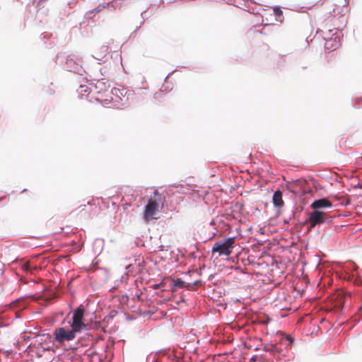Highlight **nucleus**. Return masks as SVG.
<instances>
[{
    "label": "nucleus",
    "instance_id": "f3484780",
    "mask_svg": "<svg viewBox=\"0 0 362 362\" xmlns=\"http://www.w3.org/2000/svg\"><path fill=\"white\" fill-rule=\"evenodd\" d=\"M202 268H204V264H203L202 266H199V269H197V270H196V274H199V275H200V274H201V272H202ZM194 273H195V272H193V274H194Z\"/></svg>",
    "mask_w": 362,
    "mask_h": 362
},
{
    "label": "nucleus",
    "instance_id": "dca6fc26",
    "mask_svg": "<svg viewBox=\"0 0 362 362\" xmlns=\"http://www.w3.org/2000/svg\"><path fill=\"white\" fill-rule=\"evenodd\" d=\"M22 269L25 272H28L30 270V265L28 263H24L22 265Z\"/></svg>",
    "mask_w": 362,
    "mask_h": 362
},
{
    "label": "nucleus",
    "instance_id": "4468645a",
    "mask_svg": "<svg viewBox=\"0 0 362 362\" xmlns=\"http://www.w3.org/2000/svg\"><path fill=\"white\" fill-rule=\"evenodd\" d=\"M19 303V299L18 300H16L15 301H13V302H11L8 306L10 308H15L18 304Z\"/></svg>",
    "mask_w": 362,
    "mask_h": 362
},
{
    "label": "nucleus",
    "instance_id": "f03ea898",
    "mask_svg": "<svg viewBox=\"0 0 362 362\" xmlns=\"http://www.w3.org/2000/svg\"><path fill=\"white\" fill-rule=\"evenodd\" d=\"M86 315V310L82 305L78 306L73 310L72 317L69 321L70 327L73 328L74 331L78 333L83 330L88 329V324L85 322V316Z\"/></svg>",
    "mask_w": 362,
    "mask_h": 362
},
{
    "label": "nucleus",
    "instance_id": "1a4fd4ad",
    "mask_svg": "<svg viewBox=\"0 0 362 362\" xmlns=\"http://www.w3.org/2000/svg\"><path fill=\"white\" fill-rule=\"evenodd\" d=\"M272 200L275 206L282 207L284 206L282 192L280 190H277L274 193Z\"/></svg>",
    "mask_w": 362,
    "mask_h": 362
},
{
    "label": "nucleus",
    "instance_id": "6ab92c4d",
    "mask_svg": "<svg viewBox=\"0 0 362 362\" xmlns=\"http://www.w3.org/2000/svg\"><path fill=\"white\" fill-rule=\"evenodd\" d=\"M21 312H19V311H16V312H15V319L21 318Z\"/></svg>",
    "mask_w": 362,
    "mask_h": 362
},
{
    "label": "nucleus",
    "instance_id": "f257e3e1",
    "mask_svg": "<svg viewBox=\"0 0 362 362\" xmlns=\"http://www.w3.org/2000/svg\"><path fill=\"white\" fill-rule=\"evenodd\" d=\"M163 199L164 197L157 190L154 191L153 196L148 199L144 207L143 218L145 221H151L159 211V208L163 205Z\"/></svg>",
    "mask_w": 362,
    "mask_h": 362
},
{
    "label": "nucleus",
    "instance_id": "4be33fe9",
    "mask_svg": "<svg viewBox=\"0 0 362 362\" xmlns=\"http://www.w3.org/2000/svg\"><path fill=\"white\" fill-rule=\"evenodd\" d=\"M137 298V299H139V298H140V295H139V294H138V293H136V294L134 295V296L133 297V298Z\"/></svg>",
    "mask_w": 362,
    "mask_h": 362
},
{
    "label": "nucleus",
    "instance_id": "aec40b11",
    "mask_svg": "<svg viewBox=\"0 0 362 362\" xmlns=\"http://www.w3.org/2000/svg\"><path fill=\"white\" fill-rule=\"evenodd\" d=\"M122 298V300H123L124 302L125 301V300H126L127 301H128V300H129V296H128L127 294L123 295Z\"/></svg>",
    "mask_w": 362,
    "mask_h": 362
},
{
    "label": "nucleus",
    "instance_id": "a211bd4d",
    "mask_svg": "<svg viewBox=\"0 0 362 362\" xmlns=\"http://www.w3.org/2000/svg\"><path fill=\"white\" fill-rule=\"evenodd\" d=\"M285 339L289 341L290 344H291L293 341V339L291 336H286Z\"/></svg>",
    "mask_w": 362,
    "mask_h": 362
},
{
    "label": "nucleus",
    "instance_id": "a878e982",
    "mask_svg": "<svg viewBox=\"0 0 362 362\" xmlns=\"http://www.w3.org/2000/svg\"><path fill=\"white\" fill-rule=\"evenodd\" d=\"M163 245H160V250H163V249H162V248H163Z\"/></svg>",
    "mask_w": 362,
    "mask_h": 362
},
{
    "label": "nucleus",
    "instance_id": "39448f33",
    "mask_svg": "<svg viewBox=\"0 0 362 362\" xmlns=\"http://www.w3.org/2000/svg\"><path fill=\"white\" fill-rule=\"evenodd\" d=\"M328 219L329 216L324 211L314 210L310 213L307 223L310 224V229H311L317 225L325 223Z\"/></svg>",
    "mask_w": 362,
    "mask_h": 362
},
{
    "label": "nucleus",
    "instance_id": "393cba45",
    "mask_svg": "<svg viewBox=\"0 0 362 362\" xmlns=\"http://www.w3.org/2000/svg\"><path fill=\"white\" fill-rule=\"evenodd\" d=\"M98 84H99V85H104V83H103V82H98Z\"/></svg>",
    "mask_w": 362,
    "mask_h": 362
},
{
    "label": "nucleus",
    "instance_id": "f8f14e48",
    "mask_svg": "<svg viewBox=\"0 0 362 362\" xmlns=\"http://www.w3.org/2000/svg\"><path fill=\"white\" fill-rule=\"evenodd\" d=\"M165 284L166 283L164 282V281H160L158 284H155L152 286L153 288L154 289H160L161 291H165Z\"/></svg>",
    "mask_w": 362,
    "mask_h": 362
},
{
    "label": "nucleus",
    "instance_id": "20e7f679",
    "mask_svg": "<svg viewBox=\"0 0 362 362\" xmlns=\"http://www.w3.org/2000/svg\"><path fill=\"white\" fill-rule=\"evenodd\" d=\"M78 333L76 331H74L73 328L70 329H66L65 327H59L54 329V339L58 342L69 341L73 340L76 334Z\"/></svg>",
    "mask_w": 362,
    "mask_h": 362
},
{
    "label": "nucleus",
    "instance_id": "6e6552de",
    "mask_svg": "<svg viewBox=\"0 0 362 362\" xmlns=\"http://www.w3.org/2000/svg\"><path fill=\"white\" fill-rule=\"evenodd\" d=\"M181 189H182V191H180V192L188 194L189 199H192L193 202H199L200 200H204V197L202 195V194L199 193V191H197L195 189L190 190L188 188H185L182 186L181 187Z\"/></svg>",
    "mask_w": 362,
    "mask_h": 362
},
{
    "label": "nucleus",
    "instance_id": "2eb2a0df",
    "mask_svg": "<svg viewBox=\"0 0 362 362\" xmlns=\"http://www.w3.org/2000/svg\"><path fill=\"white\" fill-rule=\"evenodd\" d=\"M274 12L276 16H281L282 14V11L278 7L274 8Z\"/></svg>",
    "mask_w": 362,
    "mask_h": 362
},
{
    "label": "nucleus",
    "instance_id": "0eeeda50",
    "mask_svg": "<svg viewBox=\"0 0 362 362\" xmlns=\"http://www.w3.org/2000/svg\"><path fill=\"white\" fill-rule=\"evenodd\" d=\"M332 206V202L327 198H322L315 200L310 205V207L316 211H323V209L330 208Z\"/></svg>",
    "mask_w": 362,
    "mask_h": 362
},
{
    "label": "nucleus",
    "instance_id": "ddd939ff",
    "mask_svg": "<svg viewBox=\"0 0 362 362\" xmlns=\"http://www.w3.org/2000/svg\"><path fill=\"white\" fill-rule=\"evenodd\" d=\"M169 358H171L175 362H183V359H182L179 356L176 355L174 353H171L169 356Z\"/></svg>",
    "mask_w": 362,
    "mask_h": 362
},
{
    "label": "nucleus",
    "instance_id": "9b49d317",
    "mask_svg": "<svg viewBox=\"0 0 362 362\" xmlns=\"http://www.w3.org/2000/svg\"><path fill=\"white\" fill-rule=\"evenodd\" d=\"M49 337H51V336L49 334H41V335H38L37 337V341L39 342L40 344H41L42 348L44 350H49L50 349V346H42L43 341H45L46 339L49 338Z\"/></svg>",
    "mask_w": 362,
    "mask_h": 362
},
{
    "label": "nucleus",
    "instance_id": "9d476101",
    "mask_svg": "<svg viewBox=\"0 0 362 362\" xmlns=\"http://www.w3.org/2000/svg\"><path fill=\"white\" fill-rule=\"evenodd\" d=\"M105 356V354H98V353H93L89 354V361L88 362H103V356Z\"/></svg>",
    "mask_w": 362,
    "mask_h": 362
},
{
    "label": "nucleus",
    "instance_id": "b1692460",
    "mask_svg": "<svg viewBox=\"0 0 362 362\" xmlns=\"http://www.w3.org/2000/svg\"><path fill=\"white\" fill-rule=\"evenodd\" d=\"M327 30H328L329 33H331V32H332V31H333V30L329 29V28H327Z\"/></svg>",
    "mask_w": 362,
    "mask_h": 362
},
{
    "label": "nucleus",
    "instance_id": "412c9836",
    "mask_svg": "<svg viewBox=\"0 0 362 362\" xmlns=\"http://www.w3.org/2000/svg\"><path fill=\"white\" fill-rule=\"evenodd\" d=\"M324 35H325V37H325V39H326V38H329V33H327L326 32H325Z\"/></svg>",
    "mask_w": 362,
    "mask_h": 362
},
{
    "label": "nucleus",
    "instance_id": "7ed1b4c3",
    "mask_svg": "<svg viewBox=\"0 0 362 362\" xmlns=\"http://www.w3.org/2000/svg\"><path fill=\"white\" fill-rule=\"evenodd\" d=\"M235 240V238L230 237L226 238L223 242L215 243L211 250L212 255L218 253V256H229L232 253Z\"/></svg>",
    "mask_w": 362,
    "mask_h": 362
},
{
    "label": "nucleus",
    "instance_id": "bb28decb",
    "mask_svg": "<svg viewBox=\"0 0 362 362\" xmlns=\"http://www.w3.org/2000/svg\"><path fill=\"white\" fill-rule=\"evenodd\" d=\"M199 362H203V359H202V360H201Z\"/></svg>",
    "mask_w": 362,
    "mask_h": 362
},
{
    "label": "nucleus",
    "instance_id": "5701e85b",
    "mask_svg": "<svg viewBox=\"0 0 362 362\" xmlns=\"http://www.w3.org/2000/svg\"><path fill=\"white\" fill-rule=\"evenodd\" d=\"M325 47L327 49H329V41H327L326 43H325Z\"/></svg>",
    "mask_w": 362,
    "mask_h": 362
},
{
    "label": "nucleus",
    "instance_id": "423d86ee",
    "mask_svg": "<svg viewBox=\"0 0 362 362\" xmlns=\"http://www.w3.org/2000/svg\"><path fill=\"white\" fill-rule=\"evenodd\" d=\"M202 281L201 279H197L192 282H185L181 279L177 278L170 281L169 287L172 289L174 288H187V289L190 290L192 289L194 286L202 285Z\"/></svg>",
    "mask_w": 362,
    "mask_h": 362
}]
</instances>
